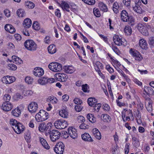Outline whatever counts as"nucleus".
I'll use <instances>...</instances> for the list:
<instances>
[{
    "label": "nucleus",
    "mask_w": 154,
    "mask_h": 154,
    "mask_svg": "<svg viewBox=\"0 0 154 154\" xmlns=\"http://www.w3.org/2000/svg\"><path fill=\"white\" fill-rule=\"evenodd\" d=\"M35 117L38 122L43 121L48 118V113L43 110H41L36 114Z\"/></svg>",
    "instance_id": "1"
},
{
    "label": "nucleus",
    "mask_w": 154,
    "mask_h": 154,
    "mask_svg": "<svg viewBox=\"0 0 154 154\" xmlns=\"http://www.w3.org/2000/svg\"><path fill=\"white\" fill-rule=\"evenodd\" d=\"M24 45L26 48L30 51H35L37 46L36 44L32 40H27L24 43Z\"/></svg>",
    "instance_id": "2"
},
{
    "label": "nucleus",
    "mask_w": 154,
    "mask_h": 154,
    "mask_svg": "<svg viewBox=\"0 0 154 154\" xmlns=\"http://www.w3.org/2000/svg\"><path fill=\"white\" fill-rule=\"evenodd\" d=\"M48 67L51 70L54 72H60L62 69L61 65L57 62H52L50 63Z\"/></svg>",
    "instance_id": "3"
},
{
    "label": "nucleus",
    "mask_w": 154,
    "mask_h": 154,
    "mask_svg": "<svg viewBox=\"0 0 154 154\" xmlns=\"http://www.w3.org/2000/svg\"><path fill=\"white\" fill-rule=\"evenodd\" d=\"M55 128L58 129H63L67 127L68 124L67 122L63 120H58L54 123Z\"/></svg>",
    "instance_id": "4"
},
{
    "label": "nucleus",
    "mask_w": 154,
    "mask_h": 154,
    "mask_svg": "<svg viewBox=\"0 0 154 154\" xmlns=\"http://www.w3.org/2000/svg\"><path fill=\"white\" fill-rule=\"evenodd\" d=\"M48 133L50 134L51 140L53 142H55L58 139L60 135V132L56 130L50 131Z\"/></svg>",
    "instance_id": "5"
},
{
    "label": "nucleus",
    "mask_w": 154,
    "mask_h": 154,
    "mask_svg": "<svg viewBox=\"0 0 154 154\" xmlns=\"http://www.w3.org/2000/svg\"><path fill=\"white\" fill-rule=\"evenodd\" d=\"M51 124L48 123L45 124L44 123H41L39 125L38 130L41 132L44 131L49 132L51 128Z\"/></svg>",
    "instance_id": "6"
},
{
    "label": "nucleus",
    "mask_w": 154,
    "mask_h": 154,
    "mask_svg": "<svg viewBox=\"0 0 154 154\" xmlns=\"http://www.w3.org/2000/svg\"><path fill=\"white\" fill-rule=\"evenodd\" d=\"M64 145L62 142H59L54 148L55 152L57 154H62L64 149Z\"/></svg>",
    "instance_id": "7"
},
{
    "label": "nucleus",
    "mask_w": 154,
    "mask_h": 154,
    "mask_svg": "<svg viewBox=\"0 0 154 154\" xmlns=\"http://www.w3.org/2000/svg\"><path fill=\"white\" fill-rule=\"evenodd\" d=\"M135 5L133 7V9L136 12L139 14H142L143 12V10L141 8L142 5L140 0H137L135 2Z\"/></svg>",
    "instance_id": "8"
},
{
    "label": "nucleus",
    "mask_w": 154,
    "mask_h": 154,
    "mask_svg": "<svg viewBox=\"0 0 154 154\" xmlns=\"http://www.w3.org/2000/svg\"><path fill=\"white\" fill-rule=\"evenodd\" d=\"M129 52L135 58L136 60L140 61L142 59V57L141 56L137 51L134 49L131 48Z\"/></svg>",
    "instance_id": "9"
},
{
    "label": "nucleus",
    "mask_w": 154,
    "mask_h": 154,
    "mask_svg": "<svg viewBox=\"0 0 154 154\" xmlns=\"http://www.w3.org/2000/svg\"><path fill=\"white\" fill-rule=\"evenodd\" d=\"M38 108V104L37 103L34 102L31 103L29 105L28 107V110L31 113L36 112Z\"/></svg>",
    "instance_id": "10"
},
{
    "label": "nucleus",
    "mask_w": 154,
    "mask_h": 154,
    "mask_svg": "<svg viewBox=\"0 0 154 154\" xmlns=\"http://www.w3.org/2000/svg\"><path fill=\"white\" fill-rule=\"evenodd\" d=\"M12 128L16 133L20 134L23 131L24 127L21 123L18 122L16 125L12 127Z\"/></svg>",
    "instance_id": "11"
},
{
    "label": "nucleus",
    "mask_w": 154,
    "mask_h": 154,
    "mask_svg": "<svg viewBox=\"0 0 154 154\" xmlns=\"http://www.w3.org/2000/svg\"><path fill=\"white\" fill-rule=\"evenodd\" d=\"M113 40L115 43L118 46H120L124 45V42L122 41L121 37L115 35H114Z\"/></svg>",
    "instance_id": "12"
},
{
    "label": "nucleus",
    "mask_w": 154,
    "mask_h": 154,
    "mask_svg": "<svg viewBox=\"0 0 154 154\" xmlns=\"http://www.w3.org/2000/svg\"><path fill=\"white\" fill-rule=\"evenodd\" d=\"M15 80V78L14 77L7 75L3 77L2 81L4 83L10 84L14 82Z\"/></svg>",
    "instance_id": "13"
},
{
    "label": "nucleus",
    "mask_w": 154,
    "mask_h": 154,
    "mask_svg": "<svg viewBox=\"0 0 154 154\" xmlns=\"http://www.w3.org/2000/svg\"><path fill=\"white\" fill-rule=\"evenodd\" d=\"M68 133L70 137L73 139L76 138L78 136V134L76 132V130L72 127L69 128L68 130Z\"/></svg>",
    "instance_id": "14"
},
{
    "label": "nucleus",
    "mask_w": 154,
    "mask_h": 154,
    "mask_svg": "<svg viewBox=\"0 0 154 154\" xmlns=\"http://www.w3.org/2000/svg\"><path fill=\"white\" fill-rule=\"evenodd\" d=\"M33 74L36 76H41L44 74V71L42 69L39 67H36L33 71Z\"/></svg>",
    "instance_id": "15"
},
{
    "label": "nucleus",
    "mask_w": 154,
    "mask_h": 154,
    "mask_svg": "<svg viewBox=\"0 0 154 154\" xmlns=\"http://www.w3.org/2000/svg\"><path fill=\"white\" fill-rule=\"evenodd\" d=\"M130 17L128 12L125 10H122L121 13V20L124 22H127L129 20Z\"/></svg>",
    "instance_id": "16"
},
{
    "label": "nucleus",
    "mask_w": 154,
    "mask_h": 154,
    "mask_svg": "<svg viewBox=\"0 0 154 154\" xmlns=\"http://www.w3.org/2000/svg\"><path fill=\"white\" fill-rule=\"evenodd\" d=\"M13 106L12 105L10 102H4L2 105V109L5 111L8 112L11 110Z\"/></svg>",
    "instance_id": "17"
},
{
    "label": "nucleus",
    "mask_w": 154,
    "mask_h": 154,
    "mask_svg": "<svg viewBox=\"0 0 154 154\" xmlns=\"http://www.w3.org/2000/svg\"><path fill=\"white\" fill-rule=\"evenodd\" d=\"M59 6L61 7L63 11H66L68 12H70L69 8H70V7L69 5L67 2L63 1H62L61 4H59Z\"/></svg>",
    "instance_id": "18"
},
{
    "label": "nucleus",
    "mask_w": 154,
    "mask_h": 154,
    "mask_svg": "<svg viewBox=\"0 0 154 154\" xmlns=\"http://www.w3.org/2000/svg\"><path fill=\"white\" fill-rule=\"evenodd\" d=\"M145 93L148 96L153 95L154 94V91L151 87L145 86L144 88Z\"/></svg>",
    "instance_id": "19"
},
{
    "label": "nucleus",
    "mask_w": 154,
    "mask_h": 154,
    "mask_svg": "<svg viewBox=\"0 0 154 154\" xmlns=\"http://www.w3.org/2000/svg\"><path fill=\"white\" fill-rule=\"evenodd\" d=\"M137 29L142 34H145V35H148V32L146 27L142 24L140 23L138 24Z\"/></svg>",
    "instance_id": "20"
},
{
    "label": "nucleus",
    "mask_w": 154,
    "mask_h": 154,
    "mask_svg": "<svg viewBox=\"0 0 154 154\" xmlns=\"http://www.w3.org/2000/svg\"><path fill=\"white\" fill-rule=\"evenodd\" d=\"M81 137L82 139L84 141L89 142H92L93 141L90 135L88 133H85L82 134Z\"/></svg>",
    "instance_id": "21"
},
{
    "label": "nucleus",
    "mask_w": 154,
    "mask_h": 154,
    "mask_svg": "<svg viewBox=\"0 0 154 154\" xmlns=\"http://www.w3.org/2000/svg\"><path fill=\"white\" fill-rule=\"evenodd\" d=\"M5 30L10 33H14L16 31L15 29L11 25L7 24L5 26Z\"/></svg>",
    "instance_id": "22"
},
{
    "label": "nucleus",
    "mask_w": 154,
    "mask_h": 154,
    "mask_svg": "<svg viewBox=\"0 0 154 154\" xmlns=\"http://www.w3.org/2000/svg\"><path fill=\"white\" fill-rule=\"evenodd\" d=\"M39 140H40L41 143L44 148L47 149H49L50 146L45 139L40 137L39 138Z\"/></svg>",
    "instance_id": "23"
},
{
    "label": "nucleus",
    "mask_w": 154,
    "mask_h": 154,
    "mask_svg": "<svg viewBox=\"0 0 154 154\" xmlns=\"http://www.w3.org/2000/svg\"><path fill=\"white\" fill-rule=\"evenodd\" d=\"M65 71L66 73H72L75 71L74 67L72 66H66L64 67Z\"/></svg>",
    "instance_id": "24"
},
{
    "label": "nucleus",
    "mask_w": 154,
    "mask_h": 154,
    "mask_svg": "<svg viewBox=\"0 0 154 154\" xmlns=\"http://www.w3.org/2000/svg\"><path fill=\"white\" fill-rule=\"evenodd\" d=\"M23 24L25 28H29L31 25L32 21L30 19L27 18L24 20Z\"/></svg>",
    "instance_id": "25"
},
{
    "label": "nucleus",
    "mask_w": 154,
    "mask_h": 154,
    "mask_svg": "<svg viewBox=\"0 0 154 154\" xmlns=\"http://www.w3.org/2000/svg\"><path fill=\"white\" fill-rule=\"evenodd\" d=\"M139 45L143 49H146L147 47V44L146 41L143 39H141L139 42Z\"/></svg>",
    "instance_id": "26"
},
{
    "label": "nucleus",
    "mask_w": 154,
    "mask_h": 154,
    "mask_svg": "<svg viewBox=\"0 0 154 154\" xmlns=\"http://www.w3.org/2000/svg\"><path fill=\"white\" fill-rule=\"evenodd\" d=\"M98 7L101 11L103 12H107L108 8L105 4L102 2H99L98 4Z\"/></svg>",
    "instance_id": "27"
},
{
    "label": "nucleus",
    "mask_w": 154,
    "mask_h": 154,
    "mask_svg": "<svg viewBox=\"0 0 154 154\" xmlns=\"http://www.w3.org/2000/svg\"><path fill=\"white\" fill-rule=\"evenodd\" d=\"M48 52L51 54H53L56 52V48L55 46L53 45H49L48 48Z\"/></svg>",
    "instance_id": "28"
},
{
    "label": "nucleus",
    "mask_w": 154,
    "mask_h": 154,
    "mask_svg": "<svg viewBox=\"0 0 154 154\" xmlns=\"http://www.w3.org/2000/svg\"><path fill=\"white\" fill-rule=\"evenodd\" d=\"M101 119L104 122H110L111 120L110 116L107 114H103L101 116Z\"/></svg>",
    "instance_id": "29"
},
{
    "label": "nucleus",
    "mask_w": 154,
    "mask_h": 154,
    "mask_svg": "<svg viewBox=\"0 0 154 154\" xmlns=\"http://www.w3.org/2000/svg\"><path fill=\"white\" fill-rule=\"evenodd\" d=\"M88 102L89 105L92 106L97 102V100L94 98H89L88 100Z\"/></svg>",
    "instance_id": "30"
},
{
    "label": "nucleus",
    "mask_w": 154,
    "mask_h": 154,
    "mask_svg": "<svg viewBox=\"0 0 154 154\" xmlns=\"http://www.w3.org/2000/svg\"><path fill=\"white\" fill-rule=\"evenodd\" d=\"M119 8L118 3L116 2H115L113 5L112 9L114 12L116 14L119 12Z\"/></svg>",
    "instance_id": "31"
},
{
    "label": "nucleus",
    "mask_w": 154,
    "mask_h": 154,
    "mask_svg": "<svg viewBox=\"0 0 154 154\" xmlns=\"http://www.w3.org/2000/svg\"><path fill=\"white\" fill-rule=\"evenodd\" d=\"M47 77L41 78L38 80V83L41 85H45L48 83Z\"/></svg>",
    "instance_id": "32"
},
{
    "label": "nucleus",
    "mask_w": 154,
    "mask_h": 154,
    "mask_svg": "<svg viewBox=\"0 0 154 154\" xmlns=\"http://www.w3.org/2000/svg\"><path fill=\"white\" fill-rule=\"evenodd\" d=\"M87 119L92 123H94L96 122V118L94 115L91 114H88L87 116Z\"/></svg>",
    "instance_id": "33"
},
{
    "label": "nucleus",
    "mask_w": 154,
    "mask_h": 154,
    "mask_svg": "<svg viewBox=\"0 0 154 154\" xmlns=\"http://www.w3.org/2000/svg\"><path fill=\"white\" fill-rule=\"evenodd\" d=\"M17 15L20 17H23L25 15V12L24 10L22 9L18 10L17 12Z\"/></svg>",
    "instance_id": "34"
},
{
    "label": "nucleus",
    "mask_w": 154,
    "mask_h": 154,
    "mask_svg": "<svg viewBox=\"0 0 154 154\" xmlns=\"http://www.w3.org/2000/svg\"><path fill=\"white\" fill-rule=\"evenodd\" d=\"M124 32L127 35H130L132 33V30L131 27L129 26H126L124 29Z\"/></svg>",
    "instance_id": "35"
},
{
    "label": "nucleus",
    "mask_w": 154,
    "mask_h": 154,
    "mask_svg": "<svg viewBox=\"0 0 154 154\" xmlns=\"http://www.w3.org/2000/svg\"><path fill=\"white\" fill-rule=\"evenodd\" d=\"M21 111L18 109L16 108L12 110V114L14 116L17 117L19 116L20 114Z\"/></svg>",
    "instance_id": "36"
},
{
    "label": "nucleus",
    "mask_w": 154,
    "mask_h": 154,
    "mask_svg": "<svg viewBox=\"0 0 154 154\" xmlns=\"http://www.w3.org/2000/svg\"><path fill=\"white\" fill-rule=\"evenodd\" d=\"M94 66L95 67V69H103V66L102 63L98 61H96L95 63Z\"/></svg>",
    "instance_id": "37"
},
{
    "label": "nucleus",
    "mask_w": 154,
    "mask_h": 154,
    "mask_svg": "<svg viewBox=\"0 0 154 154\" xmlns=\"http://www.w3.org/2000/svg\"><path fill=\"white\" fill-rule=\"evenodd\" d=\"M59 114L60 116L64 118L67 117V116L68 115V112L65 109H63L60 111Z\"/></svg>",
    "instance_id": "38"
},
{
    "label": "nucleus",
    "mask_w": 154,
    "mask_h": 154,
    "mask_svg": "<svg viewBox=\"0 0 154 154\" xmlns=\"http://www.w3.org/2000/svg\"><path fill=\"white\" fill-rule=\"evenodd\" d=\"M13 98L14 100L17 101L22 99L23 97L20 94L17 93L14 95Z\"/></svg>",
    "instance_id": "39"
},
{
    "label": "nucleus",
    "mask_w": 154,
    "mask_h": 154,
    "mask_svg": "<svg viewBox=\"0 0 154 154\" xmlns=\"http://www.w3.org/2000/svg\"><path fill=\"white\" fill-rule=\"evenodd\" d=\"M93 13L97 17H99L101 16L100 11L97 8H95L93 9Z\"/></svg>",
    "instance_id": "40"
},
{
    "label": "nucleus",
    "mask_w": 154,
    "mask_h": 154,
    "mask_svg": "<svg viewBox=\"0 0 154 154\" xmlns=\"http://www.w3.org/2000/svg\"><path fill=\"white\" fill-rule=\"evenodd\" d=\"M26 5L27 7L29 8L32 9L35 7V5L34 3L30 1H27L26 2Z\"/></svg>",
    "instance_id": "41"
},
{
    "label": "nucleus",
    "mask_w": 154,
    "mask_h": 154,
    "mask_svg": "<svg viewBox=\"0 0 154 154\" xmlns=\"http://www.w3.org/2000/svg\"><path fill=\"white\" fill-rule=\"evenodd\" d=\"M32 27L34 29L36 30H38L40 29L39 25L37 21H35L33 23Z\"/></svg>",
    "instance_id": "42"
},
{
    "label": "nucleus",
    "mask_w": 154,
    "mask_h": 154,
    "mask_svg": "<svg viewBox=\"0 0 154 154\" xmlns=\"http://www.w3.org/2000/svg\"><path fill=\"white\" fill-rule=\"evenodd\" d=\"M85 3L89 5H93L95 3V0H82Z\"/></svg>",
    "instance_id": "43"
},
{
    "label": "nucleus",
    "mask_w": 154,
    "mask_h": 154,
    "mask_svg": "<svg viewBox=\"0 0 154 154\" xmlns=\"http://www.w3.org/2000/svg\"><path fill=\"white\" fill-rule=\"evenodd\" d=\"M8 69L11 70H15L17 69V66L14 64L11 63L8 65Z\"/></svg>",
    "instance_id": "44"
},
{
    "label": "nucleus",
    "mask_w": 154,
    "mask_h": 154,
    "mask_svg": "<svg viewBox=\"0 0 154 154\" xmlns=\"http://www.w3.org/2000/svg\"><path fill=\"white\" fill-rule=\"evenodd\" d=\"M82 90L85 92H89V91L88 90L89 88L87 84L83 85H82Z\"/></svg>",
    "instance_id": "45"
},
{
    "label": "nucleus",
    "mask_w": 154,
    "mask_h": 154,
    "mask_svg": "<svg viewBox=\"0 0 154 154\" xmlns=\"http://www.w3.org/2000/svg\"><path fill=\"white\" fill-rule=\"evenodd\" d=\"M11 96L8 94H5L4 95L3 97L4 100L5 101V102H9V101L11 99Z\"/></svg>",
    "instance_id": "46"
},
{
    "label": "nucleus",
    "mask_w": 154,
    "mask_h": 154,
    "mask_svg": "<svg viewBox=\"0 0 154 154\" xmlns=\"http://www.w3.org/2000/svg\"><path fill=\"white\" fill-rule=\"evenodd\" d=\"M94 110L96 112H98L101 107L100 104V103L95 104L93 105Z\"/></svg>",
    "instance_id": "47"
},
{
    "label": "nucleus",
    "mask_w": 154,
    "mask_h": 154,
    "mask_svg": "<svg viewBox=\"0 0 154 154\" xmlns=\"http://www.w3.org/2000/svg\"><path fill=\"white\" fill-rule=\"evenodd\" d=\"M26 82L28 84H31L33 82V79L30 77H26L25 79Z\"/></svg>",
    "instance_id": "48"
},
{
    "label": "nucleus",
    "mask_w": 154,
    "mask_h": 154,
    "mask_svg": "<svg viewBox=\"0 0 154 154\" xmlns=\"http://www.w3.org/2000/svg\"><path fill=\"white\" fill-rule=\"evenodd\" d=\"M149 43L151 48L154 47V37H152L150 38Z\"/></svg>",
    "instance_id": "49"
},
{
    "label": "nucleus",
    "mask_w": 154,
    "mask_h": 154,
    "mask_svg": "<svg viewBox=\"0 0 154 154\" xmlns=\"http://www.w3.org/2000/svg\"><path fill=\"white\" fill-rule=\"evenodd\" d=\"M10 122V124L13 126V127H14L15 125H16L18 123L17 122L16 120L13 119H11Z\"/></svg>",
    "instance_id": "50"
},
{
    "label": "nucleus",
    "mask_w": 154,
    "mask_h": 154,
    "mask_svg": "<svg viewBox=\"0 0 154 154\" xmlns=\"http://www.w3.org/2000/svg\"><path fill=\"white\" fill-rule=\"evenodd\" d=\"M73 101L74 103L77 104V105H81L82 103V100L78 98L75 99Z\"/></svg>",
    "instance_id": "51"
},
{
    "label": "nucleus",
    "mask_w": 154,
    "mask_h": 154,
    "mask_svg": "<svg viewBox=\"0 0 154 154\" xmlns=\"http://www.w3.org/2000/svg\"><path fill=\"white\" fill-rule=\"evenodd\" d=\"M130 144L129 143H127L126 144L125 148V154H128L129 150V146Z\"/></svg>",
    "instance_id": "52"
},
{
    "label": "nucleus",
    "mask_w": 154,
    "mask_h": 154,
    "mask_svg": "<svg viewBox=\"0 0 154 154\" xmlns=\"http://www.w3.org/2000/svg\"><path fill=\"white\" fill-rule=\"evenodd\" d=\"M112 48L114 51L117 54L119 55L120 54V51L116 46H115L112 45Z\"/></svg>",
    "instance_id": "53"
},
{
    "label": "nucleus",
    "mask_w": 154,
    "mask_h": 154,
    "mask_svg": "<svg viewBox=\"0 0 154 154\" xmlns=\"http://www.w3.org/2000/svg\"><path fill=\"white\" fill-rule=\"evenodd\" d=\"M78 121L79 122L82 123L85 121V118L82 116H79L78 117Z\"/></svg>",
    "instance_id": "54"
},
{
    "label": "nucleus",
    "mask_w": 154,
    "mask_h": 154,
    "mask_svg": "<svg viewBox=\"0 0 154 154\" xmlns=\"http://www.w3.org/2000/svg\"><path fill=\"white\" fill-rule=\"evenodd\" d=\"M111 60L114 64L116 65L117 66H120L121 65L120 63L116 60L113 59L111 57Z\"/></svg>",
    "instance_id": "55"
},
{
    "label": "nucleus",
    "mask_w": 154,
    "mask_h": 154,
    "mask_svg": "<svg viewBox=\"0 0 154 154\" xmlns=\"http://www.w3.org/2000/svg\"><path fill=\"white\" fill-rule=\"evenodd\" d=\"M128 23L130 25L132 26L134 25V20L131 17H130L129 20H128Z\"/></svg>",
    "instance_id": "56"
},
{
    "label": "nucleus",
    "mask_w": 154,
    "mask_h": 154,
    "mask_svg": "<svg viewBox=\"0 0 154 154\" xmlns=\"http://www.w3.org/2000/svg\"><path fill=\"white\" fill-rule=\"evenodd\" d=\"M89 126L86 125L85 124L82 123V124L80 125L79 127L80 129H85L88 128Z\"/></svg>",
    "instance_id": "57"
},
{
    "label": "nucleus",
    "mask_w": 154,
    "mask_h": 154,
    "mask_svg": "<svg viewBox=\"0 0 154 154\" xmlns=\"http://www.w3.org/2000/svg\"><path fill=\"white\" fill-rule=\"evenodd\" d=\"M75 108L76 111L79 112L82 110L83 107L80 105H78L76 106Z\"/></svg>",
    "instance_id": "58"
},
{
    "label": "nucleus",
    "mask_w": 154,
    "mask_h": 154,
    "mask_svg": "<svg viewBox=\"0 0 154 154\" xmlns=\"http://www.w3.org/2000/svg\"><path fill=\"white\" fill-rule=\"evenodd\" d=\"M56 76L57 79H59V80H62V78H63V74L57 73L56 74Z\"/></svg>",
    "instance_id": "59"
},
{
    "label": "nucleus",
    "mask_w": 154,
    "mask_h": 154,
    "mask_svg": "<svg viewBox=\"0 0 154 154\" xmlns=\"http://www.w3.org/2000/svg\"><path fill=\"white\" fill-rule=\"evenodd\" d=\"M123 2L125 5L126 6H128L130 5L131 0H123Z\"/></svg>",
    "instance_id": "60"
},
{
    "label": "nucleus",
    "mask_w": 154,
    "mask_h": 154,
    "mask_svg": "<svg viewBox=\"0 0 154 154\" xmlns=\"http://www.w3.org/2000/svg\"><path fill=\"white\" fill-rule=\"evenodd\" d=\"M14 37L18 41H20L21 39L20 35L18 34H16L14 35Z\"/></svg>",
    "instance_id": "61"
},
{
    "label": "nucleus",
    "mask_w": 154,
    "mask_h": 154,
    "mask_svg": "<svg viewBox=\"0 0 154 154\" xmlns=\"http://www.w3.org/2000/svg\"><path fill=\"white\" fill-rule=\"evenodd\" d=\"M97 133L95 135H94V136L97 139L100 140L101 138V135L100 132L99 131H97Z\"/></svg>",
    "instance_id": "62"
},
{
    "label": "nucleus",
    "mask_w": 154,
    "mask_h": 154,
    "mask_svg": "<svg viewBox=\"0 0 154 154\" xmlns=\"http://www.w3.org/2000/svg\"><path fill=\"white\" fill-rule=\"evenodd\" d=\"M103 109L106 111H108L110 107L109 106L106 104H103Z\"/></svg>",
    "instance_id": "63"
},
{
    "label": "nucleus",
    "mask_w": 154,
    "mask_h": 154,
    "mask_svg": "<svg viewBox=\"0 0 154 154\" xmlns=\"http://www.w3.org/2000/svg\"><path fill=\"white\" fill-rule=\"evenodd\" d=\"M4 13L5 15L8 17L10 16V11L8 9H5L4 11Z\"/></svg>",
    "instance_id": "64"
}]
</instances>
